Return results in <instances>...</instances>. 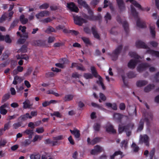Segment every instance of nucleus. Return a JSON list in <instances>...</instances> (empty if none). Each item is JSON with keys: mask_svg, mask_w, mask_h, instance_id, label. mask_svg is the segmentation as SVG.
I'll return each mask as SVG.
<instances>
[{"mask_svg": "<svg viewBox=\"0 0 159 159\" xmlns=\"http://www.w3.org/2000/svg\"><path fill=\"white\" fill-rule=\"evenodd\" d=\"M91 69L92 74L95 77H98V80L97 81V83L98 84L101 85L103 90H105V88L102 83V78L98 74L96 70H95V67L93 66H91Z\"/></svg>", "mask_w": 159, "mask_h": 159, "instance_id": "obj_1", "label": "nucleus"}, {"mask_svg": "<svg viewBox=\"0 0 159 159\" xmlns=\"http://www.w3.org/2000/svg\"><path fill=\"white\" fill-rule=\"evenodd\" d=\"M88 13L89 14V16L87 15H85L84 17L87 19L90 20H96L98 19H100L102 18V16L101 15H99L98 17L96 16L93 15V11L90 9H89L88 10Z\"/></svg>", "mask_w": 159, "mask_h": 159, "instance_id": "obj_2", "label": "nucleus"}, {"mask_svg": "<svg viewBox=\"0 0 159 159\" xmlns=\"http://www.w3.org/2000/svg\"><path fill=\"white\" fill-rule=\"evenodd\" d=\"M129 1L136 7L138 8L139 9L141 10L142 11H148L150 9V8L149 7H147L145 8L142 7L140 5L139 3H138L134 0H126V2H128Z\"/></svg>", "mask_w": 159, "mask_h": 159, "instance_id": "obj_3", "label": "nucleus"}, {"mask_svg": "<svg viewBox=\"0 0 159 159\" xmlns=\"http://www.w3.org/2000/svg\"><path fill=\"white\" fill-rule=\"evenodd\" d=\"M103 148L98 145L95 146L94 148L90 151V154L92 155H96L98 153L102 152L103 151Z\"/></svg>", "mask_w": 159, "mask_h": 159, "instance_id": "obj_4", "label": "nucleus"}, {"mask_svg": "<svg viewBox=\"0 0 159 159\" xmlns=\"http://www.w3.org/2000/svg\"><path fill=\"white\" fill-rule=\"evenodd\" d=\"M74 22L75 24L79 25H81L83 23H86V20L78 16L74 17Z\"/></svg>", "mask_w": 159, "mask_h": 159, "instance_id": "obj_5", "label": "nucleus"}, {"mask_svg": "<svg viewBox=\"0 0 159 159\" xmlns=\"http://www.w3.org/2000/svg\"><path fill=\"white\" fill-rule=\"evenodd\" d=\"M67 7L70 11L75 12H77L79 11V9L75 4L72 2L67 3Z\"/></svg>", "mask_w": 159, "mask_h": 159, "instance_id": "obj_6", "label": "nucleus"}, {"mask_svg": "<svg viewBox=\"0 0 159 159\" xmlns=\"http://www.w3.org/2000/svg\"><path fill=\"white\" fill-rule=\"evenodd\" d=\"M122 48V46H119L114 51L112 54V60H115L116 59L117 57V55L120 53Z\"/></svg>", "mask_w": 159, "mask_h": 159, "instance_id": "obj_7", "label": "nucleus"}, {"mask_svg": "<svg viewBox=\"0 0 159 159\" xmlns=\"http://www.w3.org/2000/svg\"><path fill=\"white\" fill-rule=\"evenodd\" d=\"M149 138L147 135H144L143 136L140 135L139 140V143H145L146 145L148 146L149 145Z\"/></svg>", "mask_w": 159, "mask_h": 159, "instance_id": "obj_8", "label": "nucleus"}, {"mask_svg": "<svg viewBox=\"0 0 159 159\" xmlns=\"http://www.w3.org/2000/svg\"><path fill=\"white\" fill-rule=\"evenodd\" d=\"M136 46L139 48H143L147 49L148 48L147 46L144 43L140 40H138L135 42Z\"/></svg>", "mask_w": 159, "mask_h": 159, "instance_id": "obj_9", "label": "nucleus"}, {"mask_svg": "<svg viewBox=\"0 0 159 159\" xmlns=\"http://www.w3.org/2000/svg\"><path fill=\"white\" fill-rule=\"evenodd\" d=\"M50 15L49 11H41L39 13L36 15L35 16L37 19H39L40 17L47 16Z\"/></svg>", "mask_w": 159, "mask_h": 159, "instance_id": "obj_10", "label": "nucleus"}, {"mask_svg": "<svg viewBox=\"0 0 159 159\" xmlns=\"http://www.w3.org/2000/svg\"><path fill=\"white\" fill-rule=\"evenodd\" d=\"M8 104L5 103L0 107V113L3 115H5L7 112L6 109L8 108Z\"/></svg>", "mask_w": 159, "mask_h": 159, "instance_id": "obj_11", "label": "nucleus"}, {"mask_svg": "<svg viewBox=\"0 0 159 159\" xmlns=\"http://www.w3.org/2000/svg\"><path fill=\"white\" fill-rule=\"evenodd\" d=\"M117 20L119 23L121 22L124 28V30L125 31L127 32L129 29L128 25L127 22L124 20H120L119 17H118L117 18Z\"/></svg>", "mask_w": 159, "mask_h": 159, "instance_id": "obj_12", "label": "nucleus"}, {"mask_svg": "<svg viewBox=\"0 0 159 159\" xmlns=\"http://www.w3.org/2000/svg\"><path fill=\"white\" fill-rule=\"evenodd\" d=\"M116 1L120 11H124L125 9V7L123 0H116Z\"/></svg>", "mask_w": 159, "mask_h": 159, "instance_id": "obj_13", "label": "nucleus"}, {"mask_svg": "<svg viewBox=\"0 0 159 159\" xmlns=\"http://www.w3.org/2000/svg\"><path fill=\"white\" fill-rule=\"evenodd\" d=\"M24 79L23 77L16 75L14 77L13 84L15 85H16L18 83H20Z\"/></svg>", "mask_w": 159, "mask_h": 159, "instance_id": "obj_14", "label": "nucleus"}, {"mask_svg": "<svg viewBox=\"0 0 159 159\" xmlns=\"http://www.w3.org/2000/svg\"><path fill=\"white\" fill-rule=\"evenodd\" d=\"M149 66L148 63H145L140 65L138 68V70L139 71H142L145 70L147 67Z\"/></svg>", "mask_w": 159, "mask_h": 159, "instance_id": "obj_15", "label": "nucleus"}, {"mask_svg": "<svg viewBox=\"0 0 159 159\" xmlns=\"http://www.w3.org/2000/svg\"><path fill=\"white\" fill-rule=\"evenodd\" d=\"M106 131L109 132L115 133L116 131L114 129L112 125L110 124H108L106 127Z\"/></svg>", "mask_w": 159, "mask_h": 159, "instance_id": "obj_16", "label": "nucleus"}, {"mask_svg": "<svg viewBox=\"0 0 159 159\" xmlns=\"http://www.w3.org/2000/svg\"><path fill=\"white\" fill-rule=\"evenodd\" d=\"M147 52L151 54L152 56L159 57V52L151 50L148 48L147 51Z\"/></svg>", "mask_w": 159, "mask_h": 159, "instance_id": "obj_17", "label": "nucleus"}, {"mask_svg": "<svg viewBox=\"0 0 159 159\" xmlns=\"http://www.w3.org/2000/svg\"><path fill=\"white\" fill-rule=\"evenodd\" d=\"M137 63V61L135 60H131L128 64V67L130 69H134Z\"/></svg>", "mask_w": 159, "mask_h": 159, "instance_id": "obj_18", "label": "nucleus"}, {"mask_svg": "<svg viewBox=\"0 0 159 159\" xmlns=\"http://www.w3.org/2000/svg\"><path fill=\"white\" fill-rule=\"evenodd\" d=\"M123 152L120 151H118L115 152L113 154H111L110 156V159H114L115 156L120 155L121 156L122 158L124 156L122 155Z\"/></svg>", "mask_w": 159, "mask_h": 159, "instance_id": "obj_19", "label": "nucleus"}, {"mask_svg": "<svg viewBox=\"0 0 159 159\" xmlns=\"http://www.w3.org/2000/svg\"><path fill=\"white\" fill-rule=\"evenodd\" d=\"M31 143V141L30 139H27L21 143V146L22 147H26L30 145Z\"/></svg>", "mask_w": 159, "mask_h": 159, "instance_id": "obj_20", "label": "nucleus"}, {"mask_svg": "<svg viewBox=\"0 0 159 159\" xmlns=\"http://www.w3.org/2000/svg\"><path fill=\"white\" fill-rule=\"evenodd\" d=\"M92 31L94 37L96 39H99L100 36L99 34L97 31L95 27L92 28Z\"/></svg>", "mask_w": 159, "mask_h": 159, "instance_id": "obj_21", "label": "nucleus"}, {"mask_svg": "<svg viewBox=\"0 0 159 159\" xmlns=\"http://www.w3.org/2000/svg\"><path fill=\"white\" fill-rule=\"evenodd\" d=\"M137 26L139 27L143 28L146 27V25L145 23L141 21L139 19H138L136 22Z\"/></svg>", "mask_w": 159, "mask_h": 159, "instance_id": "obj_22", "label": "nucleus"}, {"mask_svg": "<svg viewBox=\"0 0 159 159\" xmlns=\"http://www.w3.org/2000/svg\"><path fill=\"white\" fill-rule=\"evenodd\" d=\"M154 87V86L153 84H150L148 85L144 88V91L146 93H148L151 91L153 89Z\"/></svg>", "mask_w": 159, "mask_h": 159, "instance_id": "obj_23", "label": "nucleus"}, {"mask_svg": "<svg viewBox=\"0 0 159 159\" xmlns=\"http://www.w3.org/2000/svg\"><path fill=\"white\" fill-rule=\"evenodd\" d=\"M149 29L151 34L153 38H154L155 36L156 32L155 31V26L150 25L149 26Z\"/></svg>", "mask_w": 159, "mask_h": 159, "instance_id": "obj_24", "label": "nucleus"}, {"mask_svg": "<svg viewBox=\"0 0 159 159\" xmlns=\"http://www.w3.org/2000/svg\"><path fill=\"white\" fill-rule=\"evenodd\" d=\"M128 128V129L129 128V126H124L122 125H119L118 132L119 133H122L123 131H125L126 129Z\"/></svg>", "mask_w": 159, "mask_h": 159, "instance_id": "obj_25", "label": "nucleus"}, {"mask_svg": "<svg viewBox=\"0 0 159 159\" xmlns=\"http://www.w3.org/2000/svg\"><path fill=\"white\" fill-rule=\"evenodd\" d=\"M148 83L147 81L146 80H139L136 83V85L137 86L141 87L144 86Z\"/></svg>", "mask_w": 159, "mask_h": 159, "instance_id": "obj_26", "label": "nucleus"}, {"mask_svg": "<svg viewBox=\"0 0 159 159\" xmlns=\"http://www.w3.org/2000/svg\"><path fill=\"white\" fill-rule=\"evenodd\" d=\"M71 133L73 134L76 138H78L80 136V131L77 129H74L73 130H70Z\"/></svg>", "mask_w": 159, "mask_h": 159, "instance_id": "obj_27", "label": "nucleus"}, {"mask_svg": "<svg viewBox=\"0 0 159 159\" xmlns=\"http://www.w3.org/2000/svg\"><path fill=\"white\" fill-rule=\"evenodd\" d=\"M32 116L28 113H26L25 115L21 116L19 118L21 120H27L28 118L31 119Z\"/></svg>", "mask_w": 159, "mask_h": 159, "instance_id": "obj_28", "label": "nucleus"}, {"mask_svg": "<svg viewBox=\"0 0 159 159\" xmlns=\"http://www.w3.org/2000/svg\"><path fill=\"white\" fill-rule=\"evenodd\" d=\"M77 2L80 6H83L87 8H89L88 5L83 0H77Z\"/></svg>", "mask_w": 159, "mask_h": 159, "instance_id": "obj_29", "label": "nucleus"}, {"mask_svg": "<svg viewBox=\"0 0 159 159\" xmlns=\"http://www.w3.org/2000/svg\"><path fill=\"white\" fill-rule=\"evenodd\" d=\"M23 108L26 109L32 106V105L30 103V101L28 100H26L23 103Z\"/></svg>", "mask_w": 159, "mask_h": 159, "instance_id": "obj_30", "label": "nucleus"}, {"mask_svg": "<svg viewBox=\"0 0 159 159\" xmlns=\"http://www.w3.org/2000/svg\"><path fill=\"white\" fill-rule=\"evenodd\" d=\"M20 20L21 23L23 24H25L28 21V19L25 18V16L23 15H22L20 16Z\"/></svg>", "mask_w": 159, "mask_h": 159, "instance_id": "obj_31", "label": "nucleus"}, {"mask_svg": "<svg viewBox=\"0 0 159 159\" xmlns=\"http://www.w3.org/2000/svg\"><path fill=\"white\" fill-rule=\"evenodd\" d=\"M16 57L17 59H24L26 61H27L29 59V57L26 55H21L20 56L18 55L16 56Z\"/></svg>", "mask_w": 159, "mask_h": 159, "instance_id": "obj_32", "label": "nucleus"}, {"mask_svg": "<svg viewBox=\"0 0 159 159\" xmlns=\"http://www.w3.org/2000/svg\"><path fill=\"white\" fill-rule=\"evenodd\" d=\"M106 105L108 108H111L114 110L117 109L116 105L115 103L111 104L109 103H106Z\"/></svg>", "mask_w": 159, "mask_h": 159, "instance_id": "obj_33", "label": "nucleus"}, {"mask_svg": "<svg viewBox=\"0 0 159 159\" xmlns=\"http://www.w3.org/2000/svg\"><path fill=\"white\" fill-rule=\"evenodd\" d=\"M24 133L29 135L28 137L29 139H31L32 138V136L34 134L33 130L30 129H26Z\"/></svg>", "mask_w": 159, "mask_h": 159, "instance_id": "obj_34", "label": "nucleus"}, {"mask_svg": "<svg viewBox=\"0 0 159 159\" xmlns=\"http://www.w3.org/2000/svg\"><path fill=\"white\" fill-rule=\"evenodd\" d=\"M144 120L143 119L141 120L140 121L139 126L137 129L138 131H140L143 129Z\"/></svg>", "mask_w": 159, "mask_h": 159, "instance_id": "obj_35", "label": "nucleus"}, {"mask_svg": "<svg viewBox=\"0 0 159 159\" xmlns=\"http://www.w3.org/2000/svg\"><path fill=\"white\" fill-rule=\"evenodd\" d=\"M73 97V95L71 94L67 95L64 97V100L65 101H69L72 99Z\"/></svg>", "mask_w": 159, "mask_h": 159, "instance_id": "obj_36", "label": "nucleus"}, {"mask_svg": "<svg viewBox=\"0 0 159 159\" xmlns=\"http://www.w3.org/2000/svg\"><path fill=\"white\" fill-rule=\"evenodd\" d=\"M128 141L124 140L121 143L120 146L121 148H124L125 149H126L127 147Z\"/></svg>", "mask_w": 159, "mask_h": 159, "instance_id": "obj_37", "label": "nucleus"}, {"mask_svg": "<svg viewBox=\"0 0 159 159\" xmlns=\"http://www.w3.org/2000/svg\"><path fill=\"white\" fill-rule=\"evenodd\" d=\"M43 138V136L38 135H35L32 140L33 142H35L38 140H40Z\"/></svg>", "mask_w": 159, "mask_h": 159, "instance_id": "obj_38", "label": "nucleus"}, {"mask_svg": "<svg viewBox=\"0 0 159 159\" xmlns=\"http://www.w3.org/2000/svg\"><path fill=\"white\" fill-rule=\"evenodd\" d=\"M41 156L39 154H31L30 156V159H40Z\"/></svg>", "mask_w": 159, "mask_h": 159, "instance_id": "obj_39", "label": "nucleus"}, {"mask_svg": "<svg viewBox=\"0 0 159 159\" xmlns=\"http://www.w3.org/2000/svg\"><path fill=\"white\" fill-rule=\"evenodd\" d=\"M11 126V122L9 121L7 123H5L4 125L3 130L5 131L7 130H8L10 128Z\"/></svg>", "mask_w": 159, "mask_h": 159, "instance_id": "obj_40", "label": "nucleus"}, {"mask_svg": "<svg viewBox=\"0 0 159 159\" xmlns=\"http://www.w3.org/2000/svg\"><path fill=\"white\" fill-rule=\"evenodd\" d=\"M129 126V128L128 129V128L126 129L125 131L126 132V134L127 136H129L131 135V132L129 130L130 129H131L134 126L133 124H131L130 125H128Z\"/></svg>", "mask_w": 159, "mask_h": 159, "instance_id": "obj_41", "label": "nucleus"}, {"mask_svg": "<svg viewBox=\"0 0 159 159\" xmlns=\"http://www.w3.org/2000/svg\"><path fill=\"white\" fill-rule=\"evenodd\" d=\"M55 18L53 17H49L44 19L43 20V22L44 23H48L52 21Z\"/></svg>", "mask_w": 159, "mask_h": 159, "instance_id": "obj_42", "label": "nucleus"}, {"mask_svg": "<svg viewBox=\"0 0 159 159\" xmlns=\"http://www.w3.org/2000/svg\"><path fill=\"white\" fill-rule=\"evenodd\" d=\"M82 39L86 45H90L91 43L89 39L86 37H82Z\"/></svg>", "mask_w": 159, "mask_h": 159, "instance_id": "obj_43", "label": "nucleus"}, {"mask_svg": "<svg viewBox=\"0 0 159 159\" xmlns=\"http://www.w3.org/2000/svg\"><path fill=\"white\" fill-rule=\"evenodd\" d=\"M4 40L6 43H11V40L8 35H6L4 36Z\"/></svg>", "mask_w": 159, "mask_h": 159, "instance_id": "obj_44", "label": "nucleus"}, {"mask_svg": "<svg viewBox=\"0 0 159 159\" xmlns=\"http://www.w3.org/2000/svg\"><path fill=\"white\" fill-rule=\"evenodd\" d=\"M100 139L98 138H96L93 139L90 143V144L92 145L98 143L100 141Z\"/></svg>", "mask_w": 159, "mask_h": 159, "instance_id": "obj_45", "label": "nucleus"}, {"mask_svg": "<svg viewBox=\"0 0 159 159\" xmlns=\"http://www.w3.org/2000/svg\"><path fill=\"white\" fill-rule=\"evenodd\" d=\"M131 11L132 15L134 16H136L137 15V13L136 12L135 9L134 8L132 5H131Z\"/></svg>", "mask_w": 159, "mask_h": 159, "instance_id": "obj_46", "label": "nucleus"}, {"mask_svg": "<svg viewBox=\"0 0 159 159\" xmlns=\"http://www.w3.org/2000/svg\"><path fill=\"white\" fill-rule=\"evenodd\" d=\"M114 118L116 120H120L123 117V115L119 113H115L114 114Z\"/></svg>", "mask_w": 159, "mask_h": 159, "instance_id": "obj_47", "label": "nucleus"}, {"mask_svg": "<svg viewBox=\"0 0 159 159\" xmlns=\"http://www.w3.org/2000/svg\"><path fill=\"white\" fill-rule=\"evenodd\" d=\"M35 42H37V46H43L45 45V41L41 40H37Z\"/></svg>", "mask_w": 159, "mask_h": 159, "instance_id": "obj_48", "label": "nucleus"}, {"mask_svg": "<svg viewBox=\"0 0 159 159\" xmlns=\"http://www.w3.org/2000/svg\"><path fill=\"white\" fill-rule=\"evenodd\" d=\"M35 131L38 134H41L44 132V129L43 127H39L36 129Z\"/></svg>", "mask_w": 159, "mask_h": 159, "instance_id": "obj_49", "label": "nucleus"}, {"mask_svg": "<svg viewBox=\"0 0 159 159\" xmlns=\"http://www.w3.org/2000/svg\"><path fill=\"white\" fill-rule=\"evenodd\" d=\"M129 55L132 57H134V58L139 59L140 57L137 54H136V53L134 52H130L129 53Z\"/></svg>", "mask_w": 159, "mask_h": 159, "instance_id": "obj_50", "label": "nucleus"}, {"mask_svg": "<svg viewBox=\"0 0 159 159\" xmlns=\"http://www.w3.org/2000/svg\"><path fill=\"white\" fill-rule=\"evenodd\" d=\"M100 125L98 123H96L93 125V129L96 131H98L100 129Z\"/></svg>", "mask_w": 159, "mask_h": 159, "instance_id": "obj_51", "label": "nucleus"}, {"mask_svg": "<svg viewBox=\"0 0 159 159\" xmlns=\"http://www.w3.org/2000/svg\"><path fill=\"white\" fill-rule=\"evenodd\" d=\"M131 147L134 152H137L139 149V147L134 143H133Z\"/></svg>", "mask_w": 159, "mask_h": 159, "instance_id": "obj_52", "label": "nucleus"}, {"mask_svg": "<svg viewBox=\"0 0 159 159\" xmlns=\"http://www.w3.org/2000/svg\"><path fill=\"white\" fill-rule=\"evenodd\" d=\"M18 20H16L13 21V22L11 23L10 27V29L13 28L15 26H16L18 22Z\"/></svg>", "mask_w": 159, "mask_h": 159, "instance_id": "obj_53", "label": "nucleus"}, {"mask_svg": "<svg viewBox=\"0 0 159 159\" xmlns=\"http://www.w3.org/2000/svg\"><path fill=\"white\" fill-rule=\"evenodd\" d=\"M45 32L47 33H50L51 32H55V29L51 26H49L48 27Z\"/></svg>", "mask_w": 159, "mask_h": 159, "instance_id": "obj_54", "label": "nucleus"}, {"mask_svg": "<svg viewBox=\"0 0 159 159\" xmlns=\"http://www.w3.org/2000/svg\"><path fill=\"white\" fill-rule=\"evenodd\" d=\"M84 76L86 79H91L93 77L92 75L90 73H85Z\"/></svg>", "mask_w": 159, "mask_h": 159, "instance_id": "obj_55", "label": "nucleus"}, {"mask_svg": "<svg viewBox=\"0 0 159 159\" xmlns=\"http://www.w3.org/2000/svg\"><path fill=\"white\" fill-rule=\"evenodd\" d=\"M105 20L107 22L108 20H111V16L110 14L108 13H107L104 16Z\"/></svg>", "mask_w": 159, "mask_h": 159, "instance_id": "obj_56", "label": "nucleus"}, {"mask_svg": "<svg viewBox=\"0 0 159 159\" xmlns=\"http://www.w3.org/2000/svg\"><path fill=\"white\" fill-rule=\"evenodd\" d=\"M100 99H99V102H101V99L103 101H105L106 100V97L102 93H100L99 95Z\"/></svg>", "mask_w": 159, "mask_h": 159, "instance_id": "obj_57", "label": "nucleus"}, {"mask_svg": "<svg viewBox=\"0 0 159 159\" xmlns=\"http://www.w3.org/2000/svg\"><path fill=\"white\" fill-rule=\"evenodd\" d=\"M32 70V69L31 67L29 68L27 70V72L24 75V76H26L30 75Z\"/></svg>", "mask_w": 159, "mask_h": 159, "instance_id": "obj_58", "label": "nucleus"}, {"mask_svg": "<svg viewBox=\"0 0 159 159\" xmlns=\"http://www.w3.org/2000/svg\"><path fill=\"white\" fill-rule=\"evenodd\" d=\"M21 125V123L20 122H18L12 125L13 128L17 129Z\"/></svg>", "mask_w": 159, "mask_h": 159, "instance_id": "obj_59", "label": "nucleus"}, {"mask_svg": "<svg viewBox=\"0 0 159 159\" xmlns=\"http://www.w3.org/2000/svg\"><path fill=\"white\" fill-rule=\"evenodd\" d=\"M7 142L6 140L3 139L0 141V148L2 147H4L7 143Z\"/></svg>", "mask_w": 159, "mask_h": 159, "instance_id": "obj_60", "label": "nucleus"}, {"mask_svg": "<svg viewBox=\"0 0 159 159\" xmlns=\"http://www.w3.org/2000/svg\"><path fill=\"white\" fill-rule=\"evenodd\" d=\"M48 6V4L44 3L40 6L39 8L40 9H44L47 8Z\"/></svg>", "mask_w": 159, "mask_h": 159, "instance_id": "obj_61", "label": "nucleus"}, {"mask_svg": "<svg viewBox=\"0 0 159 159\" xmlns=\"http://www.w3.org/2000/svg\"><path fill=\"white\" fill-rule=\"evenodd\" d=\"M7 14L6 13H5L3 15L0 19V22H2L4 21L7 18Z\"/></svg>", "mask_w": 159, "mask_h": 159, "instance_id": "obj_62", "label": "nucleus"}, {"mask_svg": "<svg viewBox=\"0 0 159 159\" xmlns=\"http://www.w3.org/2000/svg\"><path fill=\"white\" fill-rule=\"evenodd\" d=\"M54 116H55L57 117L61 118L62 117V115L58 111H55L54 112Z\"/></svg>", "mask_w": 159, "mask_h": 159, "instance_id": "obj_63", "label": "nucleus"}, {"mask_svg": "<svg viewBox=\"0 0 159 159\" xmlns=\"http://www.w3.org/2000/svg\"><path fill=\"white\" fill-rule=\"evenodd\" d=\"M150 44L153 47H156L157 46L158 43L156 41H152L150 42Z\"/></svg>", "mask_w": 159, "mask_h": 159, "instance_id": "obj_64", "label": "nucleus"}]
</instances>
